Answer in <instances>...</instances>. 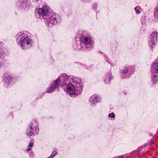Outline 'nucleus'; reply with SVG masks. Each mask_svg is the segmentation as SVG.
Returning <instances> with one entry per match:
<instances>
[{"label": "nucleus", "mask_w": 158, "mask_h": 158, "mask_svg": "<svg viewBox=\"0 0 158 158\" xmlns=\"http://www.w3.org/2000/svg\"><path fill=\"white\" fill-rule=\"evenodd\" d=\"M70 83L66 86L67 91L70 95L78 94L82 90V84L81 80L73 76L69 79Z\"/></svg>", "instance_id": "f257e3e1"}, {"label": "nucleus", "mask_w": 158, "mask_h": 158, "mask_svg": "<svg viewBox=\"0 0 158 158\" xmlns=\"http://www.w3.org/2000/svg\"><path fill=\"white\" fill-rule=\"evenodd\" d=\"M69 77L65 73L62 74L53 83L52 85L46 91L47 93H52L56 90L59 89L60 86L67 84L68 82Z\"/></svg>", "instance_id": "f03ea898"}, {"label": "nucleus", "mask_w": 158, "mask_h": 158, "mask_svg": "<svg viewBox=\"0 0 158 158\" xmlns=\"http://www.w3.org/2000/svg\"><path fill=\"white\" fill-rule=\"evenodd\" d=\"M19 36L17 37V40L20 41V44L22 48L23 49L28 48L31 46V40L27 37H24L23 33H18Z\"/></svg>", "instance_id": "7ed1b4c3"}, {"label": "nucleus", "mask_w": 158, "mask_h": 158, "mask_svg": "<svg viewBox=\"0 0 158 158\" xmlns=\"http://www.w3.org/2000/svg\"><path fill=\"white\" fill-rule=\"evenodd\" d=\"M38 123L35 121H33L29 124L27 129L26 134L28 136H32L34 133H37L39 131L38 127Z\"/></svg>", "instance_id": "20e7f679"}, {"label": "nucleus", "mask_w": 158, "mask_h": 158, "mask_svg": "<svg viewBox=\"0 0 158 158\" xmlns=\"http://www.w3.org/2000/svg\"><path fill=\"white\" fill-rule=\"evenodd\" d=\"M58 17V16L56 13H51L47 18L44 20V22L48 26H50V24H56L57 22V18Z\"/></svg>", "instance_id": "39448f33"}, {"label": "nucleus", "mask_w": 158, "mask_h": 158, "mask_svg": "<svg viewBox=\"0 0 158 158\" xmlns=\"http://www.w3.org/2000/svg\"><path fill=\"white\" fill-rule=\"evenodd\" d=\"M80 41L82 42V44H84L85 48L88 46V47H90L93 45V42L91 38L90 37H82L80 39Z\"/></svg>", "instance_id": "423d86ee"}, {"label": "nucleus", "mask_w": 158, "mask_h": 158, "mask_svg": "<svg viewBox=\"0 0 158 158\" xmlns=\"http://www.w3.org/2000/svg\"><path fill=\"white\" fill-rule=\"evenodd\" d=\"M51 9L47 6H44L42 8H39L37 10L38 14L42 16H46L50 11Z\"/></svg>", "instance_id": "0eeeda50"}, {"label": "nucleus", "mask_w": 158, "mask_h": 158, "mask_svg": "<svg viewBox=\"0 0 158 158\" xmlns=\"http://www.w3.org/2000/svg\"><path fill=\"white\" fill-rule=\"evenodd\" d=\"M157 33L156 31H153L151 34L149 39V44L150 46H152L157 43Z\"/></svg>", "instance_id": "6e6552de"}, {"label": "nucleus", "mask_w": 158, "mask_h": 158, "mask_svg": "<svg viewBox=\"0 0 158 158\" xmlns=\"http://www.w3.org/2000/svg\"><path fill=\"white\" fill-rule=\"evenodd\" d=\"M100 98L96 95H93L89 99V102L91 105L94 106L96 104L100 101Z\"/></svg>", "instance_id": "1a4fd4ad"}, {"label": "nucleus", "mask_w": 158, "mask_h": 158, "mask_svg": "<svg viewBox=\"0 0 158 158\" xmlns=\"http://www.w3.org/2000/svg\"><path fill=\"white\" fill-rule=\"evenodd\" d=\"M11 77L10 76H6L5 75L3 77V81H5L4 85L7 86L9 83L10 82L11 80Z\"/></svg>", "instance_id": "9d476101"}, {"label": "nucleus", "mask_w": 158, "mask_h": 158, "mask_svg": "<svg viewBox=\"0 0 158 158\" xmlns=\"http://www.w3.org/2000/svg\"><path fill=\"white\" fill-rule=\"evenodd\" d=\"M77 44L76 46V48H75L77 50H79L81 49H84L85 48H86L85 46H84V44H82V42L81 41V43L79 41L76 42V44Z\"/></svg>", "instance_id": "9b49d317"}, {"label": "nucleus", "mask_w": 158, "mask_h": 158, "mask_svg": "<svg viewBox=\"0 0 158 158\" xmlns=\"http://www.w3.org/2000/svg\"><path fill=\"white\" fill-rule=\"evenodd\" d=\"M152 66L155 69V73H158V63H154Z\"/></svg>", "instance_id": "f8f14e48"}, {"label": "nucleus", "mask_w": 158, "mask_h": 158, "mask_svg": "<svg viewBox=\"0 0 158 158\" xmlns=\"http://www.w3.org/2000/svg\"><path fill=\"white\" fill-rule=\"evenodd\" d=\"M152 79L153 83H156L158 80V77L155 75H154L152 77Z\"/></svg>", "instance_id": "ddd939ff"}, {"label": "nucleus", "mask_w": 158, "mask_h": 158, "mask_svg": "<svg viewBox=\"0 0 158 158\" xmlns=\"http://www.w3.org/2000/svg\"><path fill=\"white\" fill-rule=\"evenodd\" d=\"M28 4L26 2H23L22 3V6L24 9H25L28 7Z\"/></svg>", "instance_id": "4468645a"}, {"label": "nucleus", "mask_w": 158, "mask_h": 158, "mask_svg": "<svg viewBox=\"0 0 158 158\" xmlns=\"http://www.w3.org/2000/svg\"><path fill=\"white\" fill-rule=\"evenodd\" d=\"M155 17L156 18L158 19V7L155 11Z\"/></svg>", "instance_id": "2eb2a0df"}, {"label": "nucleus", "mask_w": 158, "mask_h": 158, "mask_svg": "<svg viewBox=\"0 0 158 158\" xmlns=\"http://www.w3.org/2000/svg\"><path fill=\"white\" fill-rule=\"evenodd\" d=\"M139 7L138 6H136L135 8V10L136 12V13L137 14H139L140 13V12L139 10Z\"/></svg>", "instance_id": "dca6fc26"}, {"label": "nucleus", "mask_w": 158, "mask_h": 158, "mask_svg": "<svg viewBox=\"0 0 158 158\" xmlns=\"http://www.w3.org/2000/svg\"><path fill=\"white\" fill-rule=\"evenodd\" d=\"M57 154V152L56 151H54L51 155L50 156L52 157V158H53L54 157L56 156Z\"/></svg>", "instance_id": "f3484780"}, {"label": "nucleus", "mask_w": 158, "mask_h": 158, "mask_svg": "<svg viewBox=\"0 0 158 158\" xmlns=\"http://www.w3.org/2000/svg\"><path fill=\"white\" fill-rule=\"evenodd\" d=\"M113 79V77H110L109 78V81H106V80H105L104 81H105V82L106 83V84H108V83H110V81H111V80L112 79Z\"/></svg>", "instance_id": "a211bd4d"}, {"label": "nucleus", "mask_w": 158, "mask_h": 158, "mask_svg": "<svg viewBox=\"0 0 158 158\" xmlns=\"http://www.w3.org/2000/svg\"><path fill=\"white\" fill-rule=\"evenodd\" d=\"M128 69L127 67H125L124 68V69L123 70V73H126L128 72Z\"/></svg>", "instance_id": "6ab92c4d"}, {"label": "nucleus", "mask_w": 158, "mask_h": 158, "mask_svg": "<svg viewBox=\"0 0 158 158\" xmlns=\"http://www.w3.org/2000/svg\"><path fill=\"white\" fill-rule=\"evenodd\" d=\"M109 117L112 118H113L115 117V115L113 113H112L111 114H110L109 115Z\"/></svg>", "instance_id": "aec40b11"}, {"label": "nucleus", "mask_w": 158, "mask_h": 158, "mask_svg": "<svg viewBox=\"0 0 158 158\" xmlns=\"http://www.w3.org/2000/svg\"><path fill=\"white\" fill-rule=\"evenodd\" d=\"M33 145V142H31L30 143L29 145L28 146V147H31Z\"/></svg>", "instance_id": "412c9836"}, {"label": "nucleus", "mask_w": 158, "mask_h": 158, "mask_svg": "<svg viewBox=\"0 0 158 158\" xmlns=\"http://www.w3.org/2000/svg\"><path fill=\"white\" fill-rule=\"evenodd\" d=\"M123 157V156H118L115 157L113 158H122Z\"/></svg>", "instance_id": "4be33fe9"}, {"label": "nucleus", "mask_w": 158, "mask_h": 158, "mask_svg": "<svg viewBox=\"0 0 158 158\" xmlns=\"http://www.w3.org/2000/svg\"><path fill=\"white\" fill-rule=\"evenodd\" d=\"M31 150V148H28L27 149V151H30Z\"/></svg>", "instance_id": "5701e85b"}, {"label": "nucleus", "mask_w": 158, "mask_h": 158, "mask_svg": "<svg viewBox=\"0 0 158 158\" xmlns=\"http://www.w3.org/2000/svg\"><path fill=\"white\" fill-rule=\"evenodd\" d=\"M83 66L84 67H85L86 68V65L85 64H83Z\"/></svg>", "instance_id": "b1692460"}, {"label": "nucleus", "mask_w": 158, "mask_h": 158, "mask_svg": "<svg viewBox=\"0 0 158 158\" xmlns=\"http://www.w3.org/2000/svg\"><path fill=\"white\" fill-rule=\"evenodd\" d=\"M35 2H37L39 0H34Z\"/></svg>", "instance_id": "393cba45"}, {"label": "nucleus", "mask_w": 158, "mask_h": 158, "mask_svg": "<svg viewBox=\"0 0 158 158\" xmlns=\"http://www.w3.org/2000/svg\"><path fill=\"white\" fill-rule=\"evenodd\" d=\"M48 158H52V157H51V156H50L49 157H48Z\"/></svg>", "instance_id": "a878e982"}, {"label": "nucleus", "mask_w": 158, "mask_h": 158, "mask_svg": "<svg viewBox=\"0 0 158 158\" xmlns=\"http://www.w3.org/2000/svg\"><path fill=\"white\" fill-rule=\"evenodd\" d=\"M86 68L87 69H89V68H88V67H86Z\"/></svg>", "instance_id": "bb28decb"}]
</instances>
